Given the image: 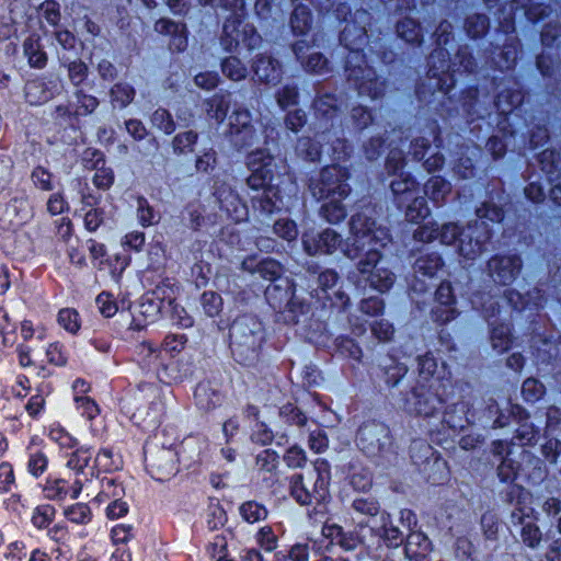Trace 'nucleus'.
<instances>
[{
  "mask_svg": "<svg viewBox=\"0 0 561 561\" xmlns=\"http://www.w3.org/2000/svg\"><path fill=\"white\" fill-rule=\"evenodd\" d=\"M304 277L308 282V296L297 294L296 283L288 276L278 277L270 283L264 297L268 306L286 324H297L301 318L307 319L311 312V299L322 301V308L344 312L351 305L350 295L344 290V283L334 268H323L317 262H307Z\"/></svg>",
  "mask_w": 561,
  "mask_h": 561,
  "instance_id": "f257e3e1",
  "label": "nucleus"
},
{
  "mask_svg": "<svg viewBox=\"0 0 561 561\" xmlns=\"http://www.w3.org/2000/svg\"><path fill=\"white\" fill-rule=\"evenodd\" d=\"M445 115H440L450 130L443 137L442 128L435 124L433 140L437 149H444L450 157L454 174L461 180H472L478 175V161L482 150L471 139L465 137L467 130L481 128L491 113L480 104L479 88L477 84L468 85L460 91L459 100H449L444 104ZM447 126H445L446 128Z\"/></svg>",
  "mask_w": 561,
  "mask_h": 561,
  "instance_id": "f03ea898",
  "label": "nucleus"
},
{
  "mask_svg": "<svg viewBox=\"0 0 561 561\" xmlns=\"http://www.w3.org/2000/svg\"><path fill=\"white\" fill-rule=\"evenodd\" d=\"M512 208V196L503 186L488 190L484 201L476 208L477 219L467 227L456 222L442 225L439 242L456 245L460 256L473 261L490 250L496 231L505 230L506 215Z\"/></svg>",
  "mask_w": 561,
  "mask_h": 561,
  "instance_id": "7ed1b4c3",
  "label": "nucleus"
},
{
  "mask_svg": "<svg viewBox=\"0 0 561 561\" xmlns=\"http://www.w3.org/2000/svg\"><path fill=\"white\" fill-rule=\"evenodd\" d=\"M350 231L353 236L352 248L347 247L345 253L348 257H359L356 264L357 274L354 273V283L364 290L369 288L379 294L389 291L394 282L396 275L388 267L383 266L382 253L377 245L382 243L387 232L377 227L375 209L365 206L351 216Z\"/></svg>",
  "mask_w": 561,
  "mask_h": 561,
  "instance_id": "20e7f679",
  "label": "nucleus"
},
{
  "mask_svg": "<svg viewBox=\"0 0 561 561\" xmlns=\"http://www.w3.org/2000/svg\"><path fill=\"white\" fill-rule=\"evenodd\" d=\"M247 167L250 171L247 184L253 192L251 210L261 222L273 215L290 211L297 199V184L283 172L285 165H278L274 156L266 150H255L248 154Z\"/></svg>",
  "mask_w": 561,
  "mask_h": 561,
  "instance_id": "39448f33",
  "label": "nucleus"
},
{
  "mask_svg": "<svg viewBox=\"0 0 561 561\" xmlns=\"http://www.w3.org/2000/svg\"><path fill=\"white\" fill-rule=\"evenodd\" d=\"M373 16L366 9L354 11L352 19L339 34L340 44L347 49L344 72L350 87L360 96L371 100L381 99L387 89V80L377 75L374 67L368 65V56L364 53Z\"/></svg>",
  "mask_w": 561,
  "mask_h": 561,
  "instance_id": "423d86ee",
  "label": "nucleus"
},
{
  "mask_svg": "<svg viewBox=\"0 0 561 561\" xmlns=\"http://www.w3.org/2000/svg\"><path fill=\"white\" fill-rule=\"evenodd\" d=\"M419 381L401 393L402 409L409 414L431 417L456 392L450 367L442 358L427 352L417 358Z\"/></svg>",
  "mask_w": 561,
  "mask_h": 561,
  "instance_id": "0eeeda50",
  "label": "nucleus"
},
{
  "mask_svg": "<svg viewBox=\"0 0 561 561\" xmlns=\"http://www.w3.org/2000/svg\"><path fill=\"white\" fill-rule=\"evenodd\" d=\"M492 84L501 91L494 95L493 105L496 112V129L502 136L492 135L485 144L488 153L494 161L503 159L507 153L506 138L515 137L528 126L524 110L528 95L524 84L514 78H493Z\"/></svg>",
  "mask_w": 561,
  "mask_h": 561,
  "instance_id": "6e6552de",
  "label": "nucleus"
},
{
  "mask_svg": "<svg viewBox=\"0 0 561 561\" xmlns=\"http://www.w3.org/2000/svg\"><path fill=\"white\" fill-rule=\"evenodd\" d=\"M264 323L250 313L238 316L229 327V350L233 360L242 367L260 369L267 362Z\"/></svg>",
  "mask_w": 561,
  "mask_h": 561,
  "instance_id": "1a4fd4ad",
  "label": "nucleus"
},
{
  "mask_svg": "<svg viewBox=\"0 0 561 561\" xmlns=\"http://www.w3.org/2000/svg\"><path fill=\"white\" fill-rule=\"evenodd\" d=\"M492 453L500 461L497 477L501 482L520 480L530 485L540 484L548 476L545 460L531 451L506 440H494Z\"/></svg>",
  "mask_w": 561,
  "mask_h": 561,
  "instance_id": "9d476101",
  "label": "nucleus"
},
{
  "mask_svg": "<svg viewBox=\"0 0 561 561\" xmlns=\"http://www.w3.org/2000/svg\"><path fill=\"white\" fill-rule=\"evenodd\" d=\"M427 81H421L415 85V95L422 103L431 104L435 100V93H442V101L435 107L437 115H445L444 104L449 100H456L450 92L457 83V76L453 69L450 53L446 47H435L426 59ZM460 99V95L457 100Z\"/></svg>",
  "mask_w": 561,
  "mask_h": 561,
  "instance_id": "9b49d317",
  "label": "nucleus"
},
{
  "mask_svg": "<svg viewBox=\"0 0 561 561\" xmlns=\"http://www.w3.org/2000/svg\"><path fill=\"white\" fill-rule=\"evenodd\" d=\"M331 465L327 459L318 458L312 466L289 479V494L301 506L330 501Z\"/></svg>",
  "mask_w": 561,
  "mask_h": 561,
  "instance_id": "f8f14e48",
  "label": "nucleus"
},
{
  "mask_svg": "<svg viewBox=\"0 0 561 561\" xmlns=\"http://www.w3.org/2000/svg\"><path fill=\"white\" fill-rule=\"evenodd\" d=\"M100 100L83 89H76L67 103L56 105L49 116L58 131L79 133L82 129V118L95 113Z\"/></svg>",
  "mask_w": 561,
  "mask_h": 561,
  "instance_id": "ddd939ff",
  "label": "nucleus"
},
{
  "mask_svg": "<svg viewBox=\"0 0 561 561\" xmlns=\"http://www.w3.org/2000/svg\"><path fill=\"white\" fill-rule=\"evenodd\" d=\"M350 168L331 163L308 176V188L316 199L350 198L352 186Z\"/></svg>",
  "mask_w": 561,
  "mask_h": 561,
  "instance_id": "4468645a",
  "label": "nucleus"
},
{
  "mask_svg": "<svg viewBox=\"0 0 561 561\" xmlns=\"http://www.w3.org/2000/svg\"><path fill=\"white\" fill-rule=\"evenodd\" d=\"M470 300L473 308L480 310L488 320L493 350L497 353L507 352L513 344V323L512 321H499L496 318L501 312L499 301L490 294L484 293H473Z\"/></svg>",
  "mask_w": 561,
  "mask_h": 561,
  "instance_id": "2eb2a0df",
  "label": "nucleus"
},
{
  "mask_svg": "<svg viewBox=\"0 0 561 561\" xmlns=\"http://www.w3.org/2000/svg\"><path fill=\"white\" fill-rule=\"evenodd\" d=\"M455 393L449 397L444 407L433 416L443 411L442 427L431 432V439L444 448L453 447L456 438L468 425H471L470 408L467 402H451Z\"/></svg>",
  "mask_w": 561,
  "mask_h": 561,
  "instance_id": "dca6fc26",
  "label": "nucleus"
},
{
  "mask_svg": "<svg viewBox=\"0 0 561 561\" xmlns=\"http://www.w3.org/2000/svg\"><path fill=\"white\" fill-rule=\"evenodd\" d=\"M247 16H226L220 35V45L227 53H249L257 49L262 44V36Z\"/></svg>",
  "mask_w": 561,
  "mask_h": 561,
  "instance_id": "f3484780",
  "label": "nucleus"
},
{
  "mask_svg": "<svg viewBox=\"0 0 561 561\" xmlns=\"http://www.w3.org/2000/svg\"><path fill=\"white\" fill-rule=\"evenodd\" d=\"M355 443L368 458L387 457L394 453V437L390 427L379 420L364 421L357 428Z\"/></svg>",
  "mask_w": 561,
  "mask_h": 561,
  "instance_id": "a211bd4d",
  "label": "nucleus"
},
{
  "mask_svg": "<svg viewBox=\"0 0 561 561\" xmlns=\"http://www.w3.org/2000/svg\"><path fill=\"white\" fill-rule=\"evenodd\" d=\"M411 460L419 472L432 485H440L449 480L450 471L442 455L424 440L414 442L410 448Z\"/></svg>",
  "mask_w": 561,
  "mask_h": 561,
  "instance_id": "6ab92c4d",
  "label": "nucleus"
},
{
  "mask_svg": "<svg viewBox=\"0 0 561 561\" xmlns=\"http://www.w3.org/2000/svg\"><path fill=\"white\" fill-rule=\"evenodd\" d=\"M520 50L522 44L516 36L506 37L505 42L501 46L490 44V47L485 49V65L490 69L499 71L501 73L493 76L490 80V88L492 92L495 93V95L501 91V89H495L493 87V78H514L523 84V82L516 76L505 75V72L507 71H514L518 61Z\"/></svg>",
  "mask_w": 561,
  "mask_h": 561,
  "instance_id": "aec40b11",
  "label": "nucleus"
},
{
  "mask_svg": "<svg viewBox=\"0 0 561 561\" xmlns=\"http://www.w3.org/2000/svg\"><path fill=\"white\" fill-rule=\"evenodd\" d=\"M504 300L511 308V320L524 321L528 329H533L538 323L539 312L545 306L541 290L535 288L522 294L508 288L504 291Z\"/></svg>",
  "mask_w": 561,
  "mask_h": 561,
  "instance_id": "412c9836",
  "label": "nucleus"
},
{
  "mask_svg": "<svg viewBox=\"0 0 561 561\" xmlns=\"http://www.w3.org/2000/svg\"><path fill=\"white\" fill-rule=\"evenodd\" d=\"M62 89L60 77L53 72H46L26 81L24 98L30 105L38 106L59 95Z\"/></svg>",
  "mask_w": 561,
  "mask_h": 561,
  "instance_id": "4be33fe9",
  "label": "nucleus"
},
{
  "mask_svg": "<svg viewBox=\"0 0 561 561\" xmlns=\"http://www.w3.org/2000/svg\"><path fill=\"white\" fill-rule=\"evenodd\" d=\"M228 126L229 141L238 151L252 147L257 139L252 115L248 108H234L229 116Z\"/></svg>",
  "mask_w": 561,
  "mask_h": 561,
  "instance_id": "5701e85b",
  "label": "nucleus"
},
{
  "mask_svg": "<svg viewBox=\"0 0 561 561\" xmlns=\"http://www.w3.org/2000/svg\"><path fill=\"white\" fill-rule=\"evenodd\" d=\"M489 275L500 286L512 285L523 268V259L518 253L494 254L486 263Z\"/></svg>",
  "mask_w": 561,
  "mask_h": 561,
  "instance_id": "b1692460",
  "label": "nucleus"
},
{
  "mask_svg": "<svg viewBox=\"0 0 561 561\" xmlns=\"http://www.w3.org/2000/svg\"><path fill=\"white\" fill-rule=\"evenodd\" d=\"M312 110L322 134H330L341 123V100L334 93L317 95L312 101Z\"/></svg>",
  "mask_w": 561,
  "mask_h": 561,
  "instance_id": "393cba45",
  "label": "nucleus"
},
{
  "mask_svg": "<svg viewBox=\"0 0 561 561\" xmlns=\"http://www.w3.org/2000/svg\"><path fill=\"white\" fill-rule=\"evenodd\" d=\"M456 305L457 298L451 283L443 280L434 294V306L430 312L431 320L440 325L455 320L459 314Z\"/></svg>",
  "mask_w": 561,
  "mask_h": 561,
  "instance_id": "a878e982",
  "label": "nucleus"
},
{
  "mask_svg": "<svg viewBox=\"0 0 561 561\" xmlns=\"http://www.w3.org/2000/svg\"><path fill=\"white\" fill-rule=\"evenodd\" d=\"M541 171L552 184L549 198L556 206H561V145L558 149H545L536 156Z\"/></svg>",
  "mask_w": 561,
  "mask_h": 561,
  "instance_id": "bb28decb",
  "label": "nucleus"
},
{
  "mask_svg": "<svg viewBox=\"0 0 561 561\" xmlns=\"http://www.w3.org/2000/svg\"><path fill=\"white\" fill-rule=\"evenodd\" d=\"M291 50L305 72L317 76H325L331 72L330 61L325 55L316 51L313 46L305 39L295 42Z\"/></svg>",
  "mask_w": 561,
  "mask_h": 561,
  "instance_id": "cd10ccee",
  "label": "nucleus"
},
{
  "mask_svg": "<svg viewBox=\"0 0 561 561\" xmlns=\"http://www.w3.org/2000/svg\"><path fill=\"white\" fill-rule=\"evenodd\" d=\"M471 425L488 428H503L510 424V415L499 407L494 399L479 402V407L470 408Z\"/></svg>",
  "mask_w": 561,
  "mask_h": 561,
  "instance_id": "c85d7f7f",
  "label": "nucleus"
},
{
  "mask_svg": "<svg viewBox=\"0 0 561 561\" xmlns=\"http://www.w3.org/2000/svg\"><path fill=\"white\" fill-rule=\"evenodd\" d=\"M165 308V305L159 298L152 297V294L145 291L131 312L129 328L135 331L145 329L148 324L154 323L162 318Z\"/></svg>",
  "mask_w": 561,
  "mask_h": 561,
  "instance_id": "c756f323",
  "label": "nucleus"
},
{
  "mask_svg": "<svg viewBox=\"0 0 561 561\" xmlns=\"http://www.w3.org/2000/svg\"><path fill=\"white\" fill-rule=\"evenodd\" d=\"M305 252L309 255L332 254L342 243V237L331 228L305 231L301 236Z\"/></svg>",
  "mask_w": 561,
  "mask_h": 561,
  "instance_id": "7c9ffc66",
  "label": "nucleus"
},
{
  "mask_svg": "<svg viewBox=\"0 0 561 561\" xmlns=\"http://www.w3.org/2000/svg\"><path fill=\"white\" fill-rule=\"evenodd\" d=\"M193 397L195 407L203 412L220 408L226 400L222 385L214 379L201 380L194 388Z\"/></svg>",
  "mask_w": 561,
  "mask_h": 561,
  "instance_id": "2f4dec72",
  "label": "nucleus"
},
{
  "mask_svg": "<svg viewBox=\"0 0 561 561\" xmlns=\"http://www.w3.org/2000/svg\"><path fill=\"white\" fill-rule=\"evenodd\" d=\"M157 378L164 385L179 383L194 374V366L178 357H161L156 368Z\"/></svg>",
  "mask_w": 561,
  "mask_h": 561,
  "instance_id": "473e14b6",
  "label": "nucleus"
},
{
  "mask_svg": "<svg viewBox=\"0 0 561 561\" xmlns=\"http://www.w3.org/2000/svg\"><path fill=\"white\" fill-rule=\"evenodd\" d=\"M220 210L236 222H244L249 219L250 209L244 201L231 188H217L214 193Z\"/></svg>",
  "mask_w": 561,
  "mask_h": 561,
  "instance_id": "72a5a7b5",
  "label": "nucleus"
},
{
  "mask_svg": "<svg viewBox=\"0 0 561 561\" xmlns=\"http://www.w3.org/2000/svg\"><path fill=\"white\" fill-rule=\"evenodd\" d=\"M253 78L261 83L277 84L283 77V66L278 59L268 54H259L251 64Z\"/></svg>",
  "mask_w": 561,
  "mask_h": 561,
  "instance_id": "f704fd0d",
  "label": "nucleus"
},
{
  "mask_svg": "<svg viewBox=\"0 0 561 561\" xmlns=\"http://www.w3.org/2000/svg\"><path fill=\"white\" fill-rule=\"evenodd\" d=\"M405 538L403 531L392 524L390 514L387 512L381 514V526H373V549H377L381 545L387 548H398L404 543Z\"/></svg>",
  "mask_w": 561,
  "mask_h": 561,
  "instance_id": "c9c22d12",
  "label": "nucleus"
},
{
  "mask_svg": "<svg viewBox=\"0 0 561 561\" xmlns=\"http://www.w3.org/2000/svg\"><path fill=\"white\" fill-rule=\"evenodd\" d=\"M367 49L371 61H379L382 65H392L397 59L389 39L385 34L379 32L377 35L373 33L367 36L364 50Z\"/></svg>",
  "mask_w": 561,
  "mask_h": 561,
  "instance_id": "e433bc0d",
  "label": "nucleus"
},
{
  "mask_svg": "<svg viewBox=\"0 0 561 561\" xmlns=\"http://www.w3.org/2000/svg\"><path fill=\"white\" fill-rule=\"evenodd\" d=\"M390 191L393 196V204L401 206L420 193V184L409 172H400L390 182Z\"/></svg>",
  "mask_w": 561,
  "mask_h": 561,
  "instance_id": "4c0bfd02",
  "label": "nucleus"
},
{
  "mask_svg": "<svg viewBox=\"0 0 561 561\" xmlns=\"http://www.w3.org/2000/svg\"><path fill=\"white\" fill-rule=\"evenodd\" d=\"M533 355L538 365L550 366L552 370H561V343L543 337L533 345Z\"/></svg>",
  "mask_w": 561,
  "mask_h": 561,
  "instance_id": "58836bf2",
  "label": "nucleus"
},
{
  "mask_svg": "<svg viewBox=\"0 0 561 561\" xmlns=\"http://www.w3.org/2000/svg\"><path fill=\"white\" fill-rule=\"evenodd\" d=\"M511 522L515 526L520 525L519 535L526 547L536 549L540 545L542 540V533L537 523L530 518L528 513L512 512Z\"/></svg>",
  "mask_w": 561,
  "mask_h": 561,
  "instance_id": "ea45409f",
  "label": "nucleus"
},
{
  "mask_svg": "<svg viewBox=\"0 0 561 561\" xmlns=\"http://www.w3.org/2000/svg\"><path fill=\"white\" fill-rule=\"evenodd\" d=\"M405 558L411 561H423L432 551V541L421 530H411L404 541Z\"/></svg>",
  "mask_w": 561,
  "mask_h": 561,
  "instance_id": "a19ab883",
  "label": "nucleus"
},
{
  "mask_svg": "<svg viewBox=\"0 0 561 561\" xmlns=\"http://www.w3.org/2000/svg\"><path fill=\"white\" fill-rule=\"evenodd\" d=\"M397 36L412 47H421L424 43V28L422 24L411 16H404L394 24Z\"/></svg>",
  "mask_w": 561,
  "mask_h": 561,
  "instance_id": "79ce46f5",
  "label": "nucleus"
},
{
  "mask_svg": "<svg viewBox=\"0 0 561 561\" xmlns=\"http://www.w3.org/2000/svg\"><path fill=\"white\" fill-rule=\"evenodd\" d=\"M346 127L354 134H363L370 128L376 129V114L368 106H353L345 118Z\"/></svg>",
  "mask_w": 561,
  "mask_h": 561,
  "instance_id": "37998d69",
  "label": "nucleus"
},
{
  "mask_svg": "<svg viewBox=\"0 0 561 561\" xmlns=\"http://www.w3.org/2000/svg\"><path fill=\"white\" fill-rule=\"evenodd\" d=\"M379 367V377L388 388L397 387L409 371L405 363L400 362L391 355L385 356L381 359Z\"/></svg>",
  "mask_w": 561,
  "mask_h": 561,
  "instance_id": "c03bdc74",
  "label": "nucleus"
},
{
  "mask_svg": "<svg viewBox=\"0 0 561 561\" xmlns=\"http://www.w3.org/2000/svg\"><path fill=\"white\" fill-rule=\"evenodd\" d=\"M440 121H443L440 118ZM435 124H437L442 128L443 137H446V134L450 130V127L447 125L445 128L444 122H442V125L437 119L428 121L427 128L430 130L428 137L425 136H419L415 137L411 144H410V153L413 158V160L421 162L425 159V157L430 153L432 150V145H434L433 140V129L435 128Z\"/></svg>",
  "mask_w": 561,
  "mask_h": 561,
  "instance_id": "a18cd8bd",
  "label": "nucleus"
},
{
  "mask_svg": "<svg viewBox=\"0 0 561 561\" xmlns=\"http://www.w3.org/2000/svg\"><path fill=\"white\" fill-rule=\"evenodd\" d=\"M445 262L437 251L421 252L413 263V271L416 276L433 278L444 267Z\"/></svg>",
  "mask_w": 561,
  "mask_h": 561,
  "instance_id": "49530a36",
  "label": "nucleus"
},
{
  "mask_svg": "<svg viewBox=\"0 0 561 561\" xmlns=\"http://www.w3.org/2000/svg\"><path fill=\"white\" fill-rule=\"evenodd\" d=\"M23 55L31 68L44 69L47 66L48 55L41 37L36 34H31L24 39Z\"/></svg>",
  "mask_w": 561,
  "mask_h": 561,
  "instance_id": "de8ad7c7",
  "label": "nucleus"
},
{
  "mask_svg": "<svg viewBox=\"0 0 561 561\" xmlns=\"http://www.w3.org/2000/svg\"><path fill=\"white\" fill-rule=\"evenodd\" d=\"M313 25V13L309 5L295 4L289 16V27L294 36L300 37L309 34Z\"/></svg>",
  "mask_w": 561,
  "mask_h": 561,
  "instance_id": "09e8293b",
  "label": "nucleus"
},
{
  "mask_svg": "<svg viewBox=\"0 0 561 561\" xmlns=\"http://www.w3.org/2000/svg\"><path fill=\"white\" fill-rule=\"evenodd\" d=\"M371 534L373 526L359 522L354 530L345 531L341 548L345 551H352L357 547L363 546L367 550H371Z\"/></svg>",
  "mask_w": 561,
  "mask_h": 561,
  "instance_id": "8fccbe9b",
  "label": "nucleus"
},
{
  "mask_svg": "<svg viewBox=\"0 0 561 561\" xmlns=\"http://www.w3.org/2000/svg\"><path fill=\"white\" fill-rule=\"evenodd\" d=\"M350 198H323L320 207V216L332 225L344 221L348 215L347 201Z\"/></svg>",
  "mask_w": 561,
  "mask_h": 561,
  "instance_id": "3c124183",
  "label": "nucleus"
},
{
  "mask_svg": "<svg viewBox=\"0 0 561 561\" xmlns=\"http://www.w3.org/2000/svg\"><path fill=\"white\" fill-rule=\"evenodd\" d=\"M396 207L404 211L405 219L412 224H421L431 215L426 197L420 196L419 194L413 196L409 202Z\"/></svg>",
  "mask_w": 561,
  "mask_h": 561,
  "instance_id": "603ef678",
  "label": "nucleus"
},
{
  "mask_svg": "<svg viewBox=\"0 0 561 561\" xmlns=\"http://www.w3.org/2000/svg\"><path fill=\"white\" fill-rule=\"evenodd\" d=\"M60 65L67 68L68 78L76 89L80 87L88 79L89 67L78 56L71 57L66 54H61L59 57Z\"/></svg>",
  "mask_w": 561,
  "mask_h": 561,
  "instance_id": "864d4df0",
  "label": "nucleus"
},
{
  "mask_svg": "<svg viewBox=\"0 0 561 561\" xmlns=\"http://www.w3.org/2000/svg\"><path fill=\"white\" fill-rule=\"evenodd\" d=\"M423 191L435 206H439L445 203L446 196L450 193L451 184L442 175H433L425 182Z\"/></svg>",
  "mask_w": 561,
  "mask_h": 561,
  "instance_id": "5fc2aeb1",
  "label": "nucleus"
},
{
  "mask_svg": "<svg viewBox=\"0 0 561 561\" xmlns=\"http://www.w3.org/2000/svg\"><path fill=\"white\" fill-rule=\"evenodd\" d=\"M231 105L230 93H215L213 96L204 101V108L210 118L222 123L227 116Z\"/></svg>",
  "mask_w": 561,
  "mask_h": 561,
  "instance_id": "6e6d98bb",
  "label": "nucleus"
},
{
  "mask_svg": "<svg viewBox=\"0 0 561 561\" xmlns=\"http://www.w3.org/2000/svg\"><path fill=\"white\" fill-rule=\"evenodd\" d=\"M505 483L506 485L499 492L501 501L507 504H514L516 507L513 512L526 513L524 505L526 504L528 492L515 481H507Z\"/></svg>",
  "mask_w": 561,
  "mask_h": 561,
  "instance_id": "4d7b16f0",
  "label": "nucleus"
},
{
  "mask_svg": "<svg viewBox=\"0 0 561 561\" xmlns=\"http://www.w3.org/2000/svg\"><path fill=\"white\" fill-rule=\"evenodd\" d=\"M491 27L490 18L485 13H473L463 21L466 35L471 39H480L486 36Z\"/></svg>",
  "mask_w": 561,
  "mask_h": 561,
  "instance_id": "13d9d810",
  "label": "nucleus"
},
{
  "mask_svg": "<svg viewBox=\"0 0 561 561\" xmlns=\"http://www.w3.org/2000/svg\"><path fill=\"white\" fill-rule=\"evenodd\" d=\"M453 69H455V76L457 73H476L478 62L473 56L471 48L468 45H460L451 58Z\"/></svg>",
  "mask_w": 561,
  "mask_h": 561,
  "instance_id": "bf43d9fd",
  "label": "nucleus"
},
{
  "mask_svg": "<svg viewBox=\"0 0 561 561\" xmlns=\"http://www.w3.org/2000/svg\"><path fill=\"white\" fill-rule=\"evenodd\" d=\"M136 96V89L128 82H116L110 89V99L113 107L126 108Z\"/></svg>",
  "mask_w": 561,
  "mask_h": 561,
  "instance_id": "052dcab7",
  "label": "nucleus"
},
{
  "mask_svg": "<svg viewBox=\"0 0 561 561\" xmlns=\"http://www.w3.org/2000/svg\"><path fill=\"white\" fill-rule=\"evenodd\" d=\"M278 416L288 426L301 428L308 423V415L296 403L286 402L278 409Z\"/></svg>",
  "mask_w": 561,
  "mask_h": 561,
  "instance_id": "680f3d73",
  "label": "nucleus"
},
{
  "mask_svg": "<svg viewBox=\"0 0 561 561\" xmlns=\"http://www.w3.org/2000/svg\"><path fill=\"white\" fill-rule=\"evenodd\" d=\"M297 156L308 162H319L322 157V145L320 141L304 136L296 144Z\"/></svg>",
  "mask_w": 561,
  "mask_h": 561,
  "instance_id": "e2e57ef3",
  "label": "nucleus"
},
{
  "mask_svg": "<svg viewBox=\"0 0 561 561\" xmlns=\"http://www.w3.org/2000/svg\"><path fill=\"white\" fill-rule=\"evenodd\" d=\"M203 313L208 318L219 317L224 310V299L215 290H204L198 298Z\"/></svg>",
  "mask_w": 561,
  "mask_h": 561,
  "instance_id": "0e129e2a",
  "label": "nucleus"
},
{
  "mask_svg": "<svg viewBox=\"0 0 561 561\" xmlns=\"http://www.w3.org/2000/svg\"><path fill=\"white\" fill-rule=\"evenodd\" d=\"M557 430L556 427L547 426L542 435L541 453L550 463H556L561 455V440L554 435Z\"/></svg>",
  "mask_w": 561,
  "mask_h": 561,
  "instance_id": "69168bd1",
  "label": "nucleus"
},
{
  "mask_svg": "<svg viewBox=\"0 0 561 561\" xmlns=\"http://www.w3.org/2000/svg\"><path fill=\"white\" fill-rule=\"evenodd\" d=\"M68 481L48 476L43 488L45 499L56 502L65 501L69 494Z\"/></svg>",
  "mask_w": 561,
  "mask_h": 561,
  "instance_id": "338daca9",
  "label": "nucleus"
},
{
  "mask_svg": "<svg viewBox=\"0 0 561 561\" xmlns=\"http://www.w3.org/2000/svg\"><path fill=\"white\" fill-rule=\"evenodd\" d=\"M179 290L178 283L174 278L163 277L154 288L147 290L146 293L152 294V297L159 298V300L167 306L173 304L175 300V294Z\"/></svg>",
  "mask_w": 561,
  "mask_h": 561,
  "instance_id": "774afa93",
  "label": "nucleus"
}]
</instances>
